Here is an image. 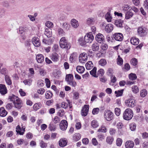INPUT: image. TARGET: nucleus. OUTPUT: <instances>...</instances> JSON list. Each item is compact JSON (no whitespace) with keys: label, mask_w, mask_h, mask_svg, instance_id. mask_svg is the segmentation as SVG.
<instances>
[{"label":"nucleus","mask_w":148,"mask_h":148,"mask_svg":"<svg viewBox=\"0 0 148 148\" xmlns=\"http://www.w3.org/2000/svg\"><path fill=\"white\" fill-rule=\"evenodd\" d=\"M9 99L13 102L15 107L18 109H20L22 107V102L18 97L13 95L9 96Z\"/></svg>","instance_id":"nucleus-1"},{"label":"nucleus","mask_w":148,"mask_h":148,"mask_svg":"<svg viewBox=\"0 0 148 148\" xmlns=\"http://www.w3.org/2000/svg\"><path fill=\"white\" fill-rule=\"evenodd\" d=\"M133 116L132 110L130 108L126 109L123 114V119L126 120H129L132 119Z\"/></svg>","instance_id":"nucleus-2"},{"label":"nucleus","mask_w":148,"mask_h":148,"mask_svg":"<svg viewBox=\"0 0 148 148\" xmlns=\"http://www.w3.org/2000/svg\"><path fill=\"white\" fill-rule=\"evenodd\" d=\"M60 45L61 48L67 49H69L71 47L70 44L67 42L64 37H62L60 39Z\"/></svg>","instance_id":"nucleus-3"},{"label":"nucleus","mask_w":148,"mask_h":148,"mask_svg":"<svg viewBox=\"0 0 148 148\" xmlns=\"http://www.w3.org/2000/svg\"><path fill=\"white\" fill-rule=\"evenodd\" d=\"M65 79L68 84L73 86L75 87L77 85L75 81H74L73 76L71 74H69L66 75V76Z\"/></svg>","instance_id":"nucleus-4"},{"label":"nucleus","mask_w":148,"mask_h":148,"mask_svg":"<svg viewBox=\"0 0 148 148\" xmlns=\"http://www.w3.org/2000/svg\"><path fill=\"white\" fill-rule=\"evenodd\" d=\"M104 116L106 120L110 121L113 118V113L110 110H106L104 112Z\"/></svg>","instance_id":"nucleus-5"},{"label":"nucleus","mask_w":148,"mask_h":148,"mask_svg":"<svg viewBox=\"0 0 148 148\" xmlns=\"http://www.w3.org/2000/svg\"><path fill=\"white\" fill-rule=\"evenodd\" d=\"M94 39V36L91 32L87 34L84 37L85 41L88 43H91Z\"/></svg>","instance_id":"nucleus-6"},{"label":"nucleus","mask_w":148,"mask_h":148,"mask_svg":"<svg viewBox=\"0 0 148 148\" xmlns=\"http://www.w3.org/2000/svg\"><path fill=\"white\" fill-rule=\"evenodd\" d=\"M125 103L126 106L129 108H133L136 105L135 100L132 98H129L125 100Z\"/></svg>","instance_id":"nucleus-7"},{"label":"nucleus","mask_w":148,"mask_h":148,"mask_svg":"<svg viewBox=\"0 0 148 148\" xmlns=\"http://www.w3.org/2000/svg\"><path fill=\"white\" fill-rule=\"evenodd\" d=\"M97 22V17H90L88 18L86 20V23L88 25H93Z\"/></svg>","instance_id":"nucleus-8"},{"label":"nucleus","mask_w":148,"mask_h":148,"mask_svg":"<svg viewBox=\"0 0 148 148\" xmlns=\"http://www.w3.org/2000/svg\"><path fill=\"white\" fill-rule=\"evenodd\" d=\"M88 59L87 55L85 53H81L79 57V62L81 63H84Z\"/></svg>","instance_id":"nucleus-9"},{"label":"nucleus","mask_w":148,"mask_h":148,"mask_svg":"<svg viewBox=\"0 0 148 148\" xmlns=\"http://www.w3.org/2000/svg\"><path fill=\"white\" fill-rule=\"evenodd\" d=\"M113 37L116 40L119 41H122L123 38V34L120 33H114L113 35Z\"/></svg>","instance_id":"nucleus-10"},{"label":"nucleus","mask_w":148,"mask_h":148,"mask_svg":"<svg viewBox=\"0 0 148 148\" xmlns=\"http://www.w3.org/2000/svg\"><path fill=\"white\" fill-rule=\"evenodd\" d=\"M67 126V122L65 120H62L60 124V128L61 130L63 131L65 130L66 129Z\"/></svg>","instance_id":"nucleus-11"},{"label":"nucleus","mask_w":148,"mask_h":148,"mask_svg":"<svg viewBox=\"0 0 148 148\" xmlns=\"http://www.w3.org/2000/svg\"><path fill=\"white\" fill-rule=\"evenodd\" d=\"M95 39L97 41L100 43H102L104 40V36L100 33H99L96 35Z\"/></svg>","instance_id":"nucleus-12"},{"label":"nucleus","mask_w":148,"mask_h":148,"mask_svg":"<svg viewBox=\"0 0 148 148\" xmlns=\"http://www.w3.org/2000/svg\"><path fill=\"white\" fill-rule=\"evenodd\" d=\"M21 126V127L18 125L16 127V131L18 134L22 135L25 132V126H23L22 125Z\"/></svg>","instance_id":"nucleus-13"},{"label":"nucleus","mask_w":148,"mask_h":148,"mask_svg":"<svg viewBox=\"0 0 148 148\" xmlns=\"http://www.w3.org/2000/svg\"><path fill=\"white\" fill-rule=\"evenodd\" d=\"M89 110V106L88 105H85L82 110L81 114L83 116H86L88 114Z\"/></svg>","instance_id":"nucleus-14"},{"label":"nucleus","mask_w":148,"mask_h":148,"mask_svg":"<svg viewBox=\"0 0 148 148\" xmlns=\"http://www.w3.org/2000/svg\"><path fill=\"white\" fill-rule=\"evenodd\" d=\"M32 41L33 45L36 47H39L40 44L38 38L36 37H34L32 39Z\"/></svg>","instance_id":"nucleus-15"},{"label":"nucleus","mask_w":148,"mask_h":148,"mask_svg":"<svg viewBox=\"0 0 148 148\" xmlns=\"http://www.w3.org/2000/svg\"><path fill=\"white\" fill-rule=\"evenodd\" d=\"M71 24L72 26L74 28L76 29L79 26V23L78 21L76 19H72L71 21Z\"/></svg>","instance_id":"nucleus-16"},{"label":"nucleus","mask_w":148,"mask_h":148,"mask_svg":"<svg viewBox=\"0 0 148 148\" xmlns=\"http://www.w3.org/2000/svg\"><path fill=\"white\" fill-rule=\"evenodd\" d=\"M130 41L131 43L134 45H138L139 43V39L135 37H132L130 38Z\"/></svg>","instance_id":"nucleus-17"},{"label":"nucleus","mask_w":148,"mask_h":148,"mask_svg":"<svg viewBox=\"0 0 148 148\" xmlns=\"http://www.w3.org/2000/svg\"><path fill=\"white\" fill-rule=\"evenodd\" d=\"M67 143V141L65 138H62L60 139L59 141V145L62 147L66 146Z\"/></svg>","instance_id":"nucleus-18"},{"label":"nucleus","mask_w":148,"mask_h":148,"mask_svg":"<svg viewBox=\"0 0 148 148\" xmlns=\"http://www.w3.org/2000/svg\"><path fill=\"white\" fill-rule=\"evenodd\" d=\"M123 21L121 19L115 20L114 22V24L117 27L120 28L123 27Z\"/></svg>","instance_id":"nucleus-19"},{"label":"nucleus","mask_w":148,"mask_h":148,"mask_svg":"<svg viewBox=\"0 0 148 148\" xmlns=\"http://www.w3.org/2000/svg\"><path fill=\"white\" fill-rule=\"evenodd\" d=\"M113 27L114 26L112 24H109L106 26L105 30L107 33H110L112 31Z\"/></svg>","instance_id":"nucleus-20"},{"label":"nucleus","mask_w":148,"mask_h":148,"mask_svg":"<svg viewBox=\"0 0 148 148\" xmlns=\"http://www.w3.org/2000/svg\"><path fill=\"white\" fill-rule=\"evenodd\" d=\"M7 88L5 85L0 84V93L3 95H4L7 93Z\"/></svg>","instance_id":"nucleus-21"},{"label":"nucleus","mask_w":148,"mask_h":148,"mask_svg":"<svg viewBox=\"0 0 148 148\" xmlns=\"http://www.w3.org/2000/svg\"><path fill=\"white\" fill-rule=\"evenodd\" d=\"M138 35L140 36H143L147 34V32L142 27H139L138 29Z\"/></svg>","instance_id":"nucleus-22"},{"label":"nucleus","mask_w":148,"mask_h":148,"mask_svg":"<svg viewBox=\"0 0 148 148\" xmlns=\"http://www.w3.org/2000/svg\"><path fill=\"white\" fill-rule=\"evenodd\" d=\"M51 59L53 61L57 62L59 60V56L56 53H52L51 56Z\"/></svg>","instance_id":"nucleus-23"},{"label":"nucleus","mask_w":148,"mask_h":148,"mask_svg":"<svg viewBox=\"0 0 148 148\" xmlns=\"http://www.w3.org/2000/svg\"><path fill=\"white\" fill-rule=\"evenodd\" d=\"M36 59L38 63H42L44 61V56L40 54H38L36 56Z\"/></svg>","instance_id":"nucleus-24"},{"label":"nucleus","mask_w":148,"mask_h":148,"mask_svg":"<svg viewBox=\"0 0 148 148\" xmlns=\"http://www.w3.org/2000/svg\"><path fill=\"white\" fill-rule=\"evenodd\" d=\"M91 47L93 51H97L99 49V45L97 43L95 42L92 44Z\"/></svg>","instance_id":"nucleus-25"},{"label":"nucleus","mask_w":148,"mask_h":148,"mask_svg":"<svg viewBox=\"0 0 148 148\" xmlns=\"http://www.w3.org/2000/svg\"><path fill=\"white\" fill-rule=\"evenodd\" d=\"M134 145V142L131 140H128L125 143V146L126 148H132Z\"/></svg>","instance_id":"nucleus-26"},{"label":"nucleus","mask_w":148,"mask_h":148,"mask_svg":"<svg viewBox=\"0 0 148 148\" xmlns=\"http://www.w3.org/2000/svg\"><path fill=\"white\" fill-rule=\"evenodd\" d=\"M131 9L126 12L125 14V19H128L131 18L133 16L134 14L133 13L130 11Z\"/></svg>","instance_id":"nucleus-27"},{"label":"nucleus","mask_w":148,"mask_h":148,"mask_svg":"<svg viewBox=\"0 0 148 148\" xmlns=\"http://www.w3.org/2000/svg\"><path fill=\"white\" fill-rule=\"evenodd\" d=\"M86 66L87 69L90 70L93 68L94 65L92 62L88 61L86 64Z\"/></svg>","instance_id":"nucleus-28"},{"label":"nucleus","mask_w":148,"mask_h":148,"mask_svg":"<svg viewBox=\"0 0 148 148\" xmlns=\"http://www.w3.org/2000/svg\"><path fill=\"white\" fill-rule=\"evenodd\" d=\"M76 69L77 72L80 73H82L85 70L84 68L82 66H78L76 67Z\"/></svg>","instance_id":"nucleus-29"},{"label":"nucleus","mask_w":148,"mask_h":148,"mask_svg":"<svg viewBox=\"0 0 148 148\" xmlns=\"http://www.w3.org/2000/svg\"><path fill=\"white\" fill-rule=\"evenodd\" d=\"M7 114V112L3 108H0V115L2 117L5 116Z\"/></svg>","instance_id":"nucleus-30"},{"label":"nucleus","mask_w":148,"mask_h":148,"mask_svg":"<svg viewBox=\"0 0 148 148\" xmlns=\"http://www.w3.org/2000/svg\"><path fill=\"white\" fill-rule=\"evenodd\" d=\"M81 136L79 133H76L73 136V140L75 141L79 140L81 138Z\"/></svg>","instance_id":"nucleus-31"},{"label":"nucleus","mask_w":148,"mask_h":148,"mask_svg":"<svg viewBox=\"0 0 148 148\" xmlns=\"http://www.w3.org/2000/svg\"><path fill=\"white\" fill-rule=\"evenodd\" d=\"M57 32L58 35L60 36H64L65 34V33L63 30L61 28H59L57 30Z\"/></svg>","instance_id":"nucleus-32"},{"label":"nucleus","mask_w":148,"mask_h":148,"mask_svg":"<svg viewBox=\"0 0 148 148\" xmlns=\"http://www.w3.org/2000/svg\"><path fill=\"white\" fill-rule=\"evenodd\" d=\"M90 73L91 75L95 77H97L98 75L97 74V68L94 67L92 70L90 71Z\"/></svg>","instance_id":"nucleus-33"},{"label":"nucleus","mask_w":148,"mask_h":148,"mask_svg":"<svg viewBox=\"0 0 148 148\" xmlns=\"http://www.w3.org/2000/svg\"><path fill=\"white\" fill-rule=\"evenodd\" d=\"M113 140L114 138L112 136H108L106 138V142L109 144L111 145L112 144Z\"/></svg>","instance_id":"nucleus-34"},{"label":"nucleus","mask_w":148,"mask_h":148,"mask_svg":"<svg viewBox=\"0 0 148 148\" xmlns=\"http://www.w3.org/2000/svg\"><path fill=\"white\" fill-rule=\"evenodd\" d=\"M41 107V104L40 103H38L35 104L33 106V108L35 111H37Z\"/></svg>","instance_id":"nucleus-35"},{"label":"nucleus","mask_w":148,"mask_h":148,"mask_svg":"<svg viewBox=\"0 0 148 148\" xmlns=\"http://www.w3.org/2000/svg\"><path fill=\"white\" fill-rule=\"evenodd\" d=\"M53 96V94L50 91H46L45 93V97L47 99H51Z\"/></svg>","instance_id":"nucleus-36"},{"label":"nucleus","mask_w":148,"mask_h":148,"mask_svg":"<svg viewBox=\"0 0 148 148\" xmlns=\"http://www.w3.org/2000/svg\"><path fill=\"white\" fill-rule=\"evenodd\" d=\"M42 42L45 45H49L51 44L52 41L50 38L44 39L42 40Z\"/></svg>","instance_id":"nucleus-37"},{"label":"nucleus","mask_w":148,"mask_h":148,"mask_svg":"<svg viewBox=\"0 0 148 148\" xmlns=\"http://www.w3.org/2000/svg\"><path fill=\"white\" fill-rule=\"evenodd\" d=\"M92 127L93 128H96L99 126V124L97 121L95 120H93L91 123Z\"/></svg>","instance_id":"nucleus-38"},{"label":"nucleus","mask_w":148,"mask_h":148,"mask_svg":"<svg viewBox=\"0 0 148 148\" xmlns=\"http://www.w3.org/2000/svg\"><path fill=\"white\" fill-rule=\"evenodd\" d=\"M105 18L108 22H111L112 18L109 12H108L106 14Z\"/></svg>","instance_id":"nucleus-39"},{"label":"nucleus","mask_w":148,"mask_h":148,"mask_svg":"<svg viewBox=\"0 0 148 148\" xmlns=\"http://www.w3.org/2000/svg\"><path fill=\"white\" fill-rule=\"evenodd\" d=\"M77 54L76 53H72L70 56L69 60L71 62H73L75 61V58L77 57Z\"/></svg>","instance_id":"nucleus-40"},{"label":"nucleus","mask_w":148,"mask_h":148,"mask_svg":"<svg viewBox=\"0 0 148 148\" xmlns=\"http://www.w3.org/2000/svg\"><path fill=\"white\" fill-rule=\"evenodd\" d=\"M62 27L64 29L68 30L70 28V25L68 24L67 22H65L62 23Z\"/></svg>","instance_id":"nucleus-41"},{"label":"nucleus","mask_w":148,"mask_h":148,"mask_svg":"<svg viewBox=\"0 0 148 148\" xmlns=\"http://www.w3.org/2000/svg\"><path fill=\"white\" fill-rule=\"evenodd\" d=\"M5 80L6 83L8 85H11L12 84V82L10 78L8 75H5Z\"/></svg>","instance_id":"nucleus-42"},{"label":"nucleus","mask_w":148,"mask_h":148,"mask_svg":"<svg viewBox=\"0 0 148 148\" xmlns=\"http://www.w3.org/2000/svg\"><path fill=\"white\" fill-rule=\"evenodd\" d=\"M123 63V59L120 57L119 55L118 56V58L117 59V63L120 66L122 65Z\"/></svg>","instance_id":"nucleus-43"},{"label":"nucleus","mask_w":148,"mask_h":148,"mask_svg":"<svg viewBox=\"0 0 148 148\" xmlns=\"http://www.w3.org/2000/svg\"><path fill=\"white\" fill-rule=\"evenodd\" d=\"M99 64L102 66H104L106 64L107 62L105 59H102L99 61Z\"/></svg>","instance_id":"nucleus-44"},{"label":"nucleus","mask_w":148,"mask_h":148,"mask_svg":"<svg viewBox=\"0 0 148 148\" xmlns=\"http://www.w3.org/2000/svg\"><path fill=\"white\" fill-rule=\"evenodd\" d=\"M78 42L81 46H83L86 45V42L82 38H80L78 39Z\"/></svg>","instance_id":"nucleus-45"},{"label":"nucleus","mask_w":148,"mask_h":148,"mask_svg":"<svg viewBox=\"0 0 148 148\" xmlns=\"http://www.w3.org/2000/svg\"><path fill=\"white\" fill-rule=\"evenodd\" d=\"M132 91L134 93H137L139 91L138 87L135 85L133 86L132 88Z\"/></svg>","instance_id":"nucleus-46"},{"label":"nucleus","mask_w":148,"mask_h":148,"mask_svg":"<svg viewBox=\"0 0 148 148\" xmlns=\"http://www.w3.org/2000/svg\"><path fill=\"white\" fill-rule=\"evenodd\" d=\"M107 131V130L106 127L103 125L98 130V132L106 133Z\"/></svg>","instance_id":"nucleus-47"},{"label":"nucleus","mask_w":148,"mask_h":148,"mask_svg":"<svg viewBox=\"0 0 148 148\" xmlns=\"http://www.w3.org/2000/svg\"><path fill=\"white\" fill-rule=\"evenodd\" d=\"M32 80L31 79H26L23 81V83L25 85L30 86L32 84Z\"/></svg>","instance_id":"nucleus-48"},{"label":"nucleus","mask_w":148,"mask_h":148,"mask_svg":"<svg viewBox=\"0 0 148 148\" xmlns=\"http://www.w3.org/2000/svg\"><path fill=\"white\" fill-rule=\"evenodd\" d=\"M123 92V90L122 89L115 91V94H116V96L118 97L122 95Z\"/></svg>","instance_id":"nucleus-49"},{"label":"nucleus","mask_w":148,"mask_h":148,"mask_svg":"<svg viewBox=\"0 0 148 148\" xmlns=\"http://www.w3.org/2000/svg\"><path fill=\"white\" fill-rule=\"evenodd\" d=\"M147 94V91L145 89H143L141 90L140 92V96L142 97H144Z\"/></svg>","instance_id":"nucleus-50"},{"label":"nucleus","mask_w":148,"mask_h":148,"mask_svg":"<svg viewBox=\"0 0 148 148\" xmlns=\"http://www.w3.org/2000/svg\"><path fill=\"white\" fill-rule=\"evenodd\" d=\"M49 130L51 131H54L56 129V126L53 123H51L49 125Z\"/></svg>","instance_id":"nucleus-51"},{"label":"nucleus","mask_w":148,"mask_h":148,"mask_svg":"<svg viewBox=\"0 0 148 148\" xmlns=\"http://www.w3.org/2000/svg\"><path fill=\"white\" fill-rule=\"evenodd\" d=\"M129 77L130 79L133 80L137 78L136 75L134 73H131L129 75Z\"/></svg>","instance_id":"nucleus-52"},{"label":"nucleus","mask_w":148,"mask_h":148,"mask_svg":"<svg viewBox=\"0 0 148 148\" xmlns=\"http://www.w3.org/2000/svg\"><path fill=\"white\" fill-rule=\"evenodd\" d=\"M39 72L40 74L42 76L45 75L47 73L46 70L44 68H41L40 69Z\"/></svg>","instance_id":"nucleus-53"},{"label":"nucleus","mask_w":148,"mask_h":148,"mask_svg":"<svg viewBox=\"0 0 148 148\" xmlns=\"http://www.w3.org/2000/svg\"><path fill=\"white\" fill-rule=\"evenodd\" d=\"M60 120V118L58 116H55L52 119L53 121L55 124L59 123Z\"/></svg>","instance_id":"nucleus-54"},{"label":"nucleus","mask_w":148,"mask_h":148,"mask_svg":"<svg viewBox=\"0 0 148 148\" xmlns=\"http://www.w3.org/2000/svg\"><path fill=\"white\" fill-rule=\"evenodd\" d=\"M130 63L132 65L134 66H136L138 63L137 60L135 58H132L131 60Z\"/></svg>","instance_id":"nucleus-55"},{"label":"nucleus","mask_w":148,"mask_h":148,"mask_svg":"<svg viewBox=\"0 0 148 148\" xmlns=\"http://www.w3.org/2000/svg\"><path fill=\"white\" fill-rule=\"evenodd\" d=\"M0 73L2 74L5 75H7L8 71L7 69L5 68H2L0 71Z\"/></svg>","instance_id":"nucleus-56"},{"label":"nucleus","mask_w":148,"mask_h":148,"mask_svg":"<svg viewBox=\"0 0 148 148\" xmlns=\"http://www.w3.org/2000/svg\"><path fill=\"white\" fill-rule=\"evenodd\" d=\"M130 128L131 131H134L135 130L136 128V124L134 123L130 124Z\"/></svg>","instance_id":"nucleus-57"},{"label":"nucleus","mask_w":148,"mask_h":148,"mask_svg":"<svg viewBox=\"0 0 148 148\" xmlns=\"http://www.w3.org/2000/svg\"><path fill=\"white\" fill-rule=\"evenodd\" d=\"M45 25L49 27H52L53 26V25L52 23L48 21L45 23Z\"/></svg>","instance_id":"nucleus-58"},{"label":"nucleus","mask_w":148,"mask_h":148,"mask_svg":"<svg viewBox=\"0 0 148 148\" xmlns=\"http://www.w3.org/2000/svg\"><path fill=\"white\" fill-rule=\"evenodd\" d=\"M113 73V70L111 68H109L107 71V74L108 76H111L112 75Z\"/></svg>","instance_id":"nucleus-59"},{"label":"nucleus","mask_w":148,"mask_h":148,"mask_svg":"<svg viewBox=\"0 0 148 148\" xmlns=\"http://www.w3.org/2000/svg\"><path fill=\"white\" fill-rule=\"evenodd\" d=\"M40 146L42 148H45L47 146V144L42 140L40 141Z\"/></svg>","instance_id":"nucleus-60"},{"label":"nucleus","mask_w":148,"mask_h":148,"mask_svg":"<svg viewBox=\"0 0 148 148\" xmlns=\"http://www.w3.org/2000/svg\"><path fill=\"white\" fill-rule=\"evenodd\" d=\"M45 90L43 88H40L38 89L37 90V92L41 95H43L45 92Z\"/></svg>","instance_id":"nucleus-61"},{"label":"nucleus","mask_w":148,"mask_h":148,"mask_svg":"<svg viewBox=\"0 0 148 148\" xmlns=\"http://www.w3.org/2000/svg\"><path fill=\"white\" fill-rule=\"evenodd\" d=\"M61 106L63 108L66 109L68 107V104L66 102H62L61 104Z\"/></svg>","instance_id":"nucleus-62"},{"label":"nucleus","mask_w":148,"mask_h":148,"mask_svg":"<svg viewBox=\"0 0 148 148\" xmlns=\"http://www.w3.org/2000/svg\"><path fill=\"white\" fill-rule=\"evenodd\" d=\"M115 113L117 116H119L121 114V110L119 108H116L115 109Z\"/></svg>","instance_id":"nucleus-63"},{"label":"nucleus","mask_w":148,"mask_h":148,"mask_svg":"<svg viewBox=\"0 0 148 148\" xmlns=\"http://www.w3.org/2000/svg\"><path fill=\"white\" fill-rule=\"evenodd\" d=\"M99 111V109L98 108H95L93 109L92 111V114H98Z\"/></svg>","instance_id":"nucleus-64"}]
</instances>
